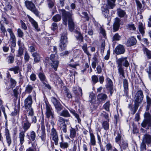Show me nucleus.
<instances>
[{
    "instance_id": "obj_1",
    "label": "nucleus",
    "mask_w": 151,
    "mask_h": 151,
    "mask_svg": "<svg viewBox=\"0 0 151 151\" xmlns=\"http://www.w3.org/2000/svg\"><path fill=\"white\" fill-rule=\"evenodd\" d=\"M146 110L144 115V119L141 124L143 127L149 130L147 133L151 134V116L149 113H151V105L147 104Z\"/></svg>"
},
{
    "instance_id": "obj_2",
    "label": "nucleus",
    "mask_w": 151,
    "mask_h": 151,
    "mask_svg": "<svg viewBox=\"0 0 151 151\" xmlns=\"http://www.w3.org/2000/svg\"><path fill=\"white\" fill-rule=\"evenodd\" d=\"M62 14L63 24L67 25L68 21L69 29L70 31H72L74 29V23L72 18V14L65 10H60Z\"/></svg>"
},
{
    "instance_id": "obj_3",
    "label": "nucleus",
    "mask_w": 151,
    "mask_h": 151,
    "mask_svg": "<svg viewBox=\"0 0 151 151\" xmlns=\"http://www.w3.org/2000/svg\"><path fill=\"white\" fill-rule=\"evenodd\" d=\"M144 95L142 91L141 90H138L136 93L134 99V107L132 108L129 106V108L131 109L132 114H134L137 111L139 104L143 100Z\"/></svg>"
},
{
    "instance_id": "obj_4",
    "label": "nucleus",
    "mask_w": 151,
    "mask_h": 151,
    "mask_svg": "<svg viewBox=\"0 0 151 151\" xmlns=\"http://www.w3.org/2000/svg\"><path fill=\"white\" fill-rule=\"evenodd\" d=\"M45 63L47 65L51 67L56 71L59 64L58 55L57 54H51L50 58H46Z\"/></svg>"
},
{
    "instance_id": "obj_5",
    "label": "nucleus",
    "mask_w": 151,
    "mask_h": 151,
    "mask_svg": "<svg viewBox=\"0 0 151 151\" xmlns=\"http://www.w3.org/2000/svg\"><path fill=\"white\" fill-rule=\"evenodd\" d=\"M67 32L65 30L63 33L61 34L60 39V40L59 46L62 50L65 49L68 43Z\"/></svg>"
},
{
    "instance_id": "obj_6",
    "label": "nucleus",
    "mask_w": 151,
    "mask_h": 151,
    "mask_svg": "<svg viewBox=\"0 0 151 151\" xmlns=\"http://www.w3.org/2000/svg\"><path fill=\"white\" fill-rule=\"evenodd\" d=\"M46 104V111L45 114L47 118L52 119L54 118V111L50 106L47 102H45Z\"/></svg>"
},
{
    "instance_id": "obj_7",
    "label": "nucleus",
    "mask_w": 151,
    "mask_h": 151,
    "mask_svg": "<svg viewBox=\"0 0 151 151\" xmlns=\"http://www.w3.org/2000/svg\"><path fill=\"white\" fill-rule=\"evenodd\" d=\"M50 135V138L54 141L55 145H58L59 140L58 134L56 130L54 128L51 129Z\"/></svg>"
},
{
    "instance_id": "obj_8",
    "label": "nucleus",
    "mask_w": 151,
    "mask_h": 151,
    "mask_svg": "<svg viewBox=\"0 0 151 151\" xmlns=\"http://www.w3.org/2000/svg\"><path fill=\"white\" fill-rule=\"evenodd\" d=\"M116 63L117 65L123 66L125 67H128L129 65L127 57H122L117 59Z\"/></svg>"
},
{
    "instance_id": "obj_9",
    "label": "nucleus",
    "mask_w": 151,
    "mask_h": 151,
    "mask_svg": "<svg viewBox=\"0 0 151 151\" xmlns=\"http://www.w3.org/2000/svg\"><path fill=\"white\" fill-rule=\"evenodd\" d=\"M41 133L40 137L41 140L45 142L46 139L45 129L44 123L43 118H42L41 122V129L40 130Z\"/></svg>"
},
{
    "instance_id": "obj_10",
    "label": "nucleus",
    "mask_w": 151,
    "mask_h": 151,
    "mask_svg": "<svg viewBox=\"0 0 151 151\" xmlns=\"http://www.w3.org/2000/svg\"><path fill=\"white\" fill-rule=\"evenodd\" d=\"M51 100L57 112L60 111L63 109V106L61 105L60 102L55 97H52L51 98Z\"/></svg>"
},
{
    "instance_id": "obj_11",
    "label": "nucleus",
    "mask_w": 151,
    "mask_h": 151,
    "mask_svg": "<svg viewBox=\"0 0 151 151\" xmlns=\"http://www.w3.org/2000/svg\"><path fill=\"white\" fill-rule=\"evenodd\" d=\"M31 124V123L29 122L27 116L23 118L22 127L24 129L23 131L24 132H26L30 128Z\"/></svg>"
},
{
    "instance_id": "obj_12",
    "label": "nucleus",
    "mask_w": 151,
    "mask_h": 151,
    "mask_svg": "<svg viewBox=\"0 0 151 151\" xmlns=\"http://www.w3.org/2000/svg\"><path fill=\"white\" fill-rule=\"evenodd\" d=\"M32 96L31 95H29L24 101V107L25 109L30 108L32 107Z\"/></svg>"
},
{
    "instance_id": "obj_13",
    "label": "nucleus",
    "mask_w": 151,
    "mask_h": 151,
    "mask_svg": "<svg viewBox=\"0 0 151 151\" xmlns=\"http://www.w3.org/2000/svg\"><path fill=\"white\" fill-rule=\"evenodd\" d=\"M4 136L6 141L9 146H10L12 143V139L10 133L8 129H6L4 131Z\"/></svg>"
},
{
    "instance_id": "obj_14",
    "label": "nucleus",
    "mask_w": 151,
    "mask_h": 151,
    "mask_svg": "<svg viewBox=\"0 0 151 151\" xmlns=\"http://www.w3.org/2000/svg\"><path fill=\"white\" fill-rule=\"evenodd\" d=\"M125 51V49L124 46L120 44L117 46L114 50V52L117 55L123 54L124 53Z\"/></svg>"
},
{
    "instance_id": "obj_15",
    "label": "nucleus",
    "mask_w": 151,
    "mask_h": 151,
    "mask_svg": "<svg viewBox=\"0 0 151 151\" xmlns=\"http://www.w3.org/2000/svg\"><path fill=\"white\" fill-rule=\"evenodd\" d=\"M90 142L89 144L90 146H94L96 145V141L95 136L91 130H89Z\"/></svg>"
},
{
    "instance_id": "obj_16",
    "label": "nucleus",
    "mask_w": 151,
    "mask_h": 151,
    "mask_svg": "<svg viewBox=\"0 0 151 151\" xmlns=\"http://www.w3.org/2000/svg\"><path fill=\"white\" fill-rule=\"evenodd\" d=\"M137 42V41L135 38L133 37H131L127 40L126 45L127 47H131L135 45Z\"/></svg>"
},
{
    "instance_id": "obj_17",
    "label": "nucleus",
    "mask_w": 151,
    "mask_h": 151,
    "mask_svg": "<svg viewBox=\"0 0 151 151\" xmlns=\"http://www.w3.org/2000/svg\"><path fill=\"white\" fill-rule=\"evenodd\" d=\"M106 88L109 91L111 95L113 93V83L111 80L108 78H106Z\"/></svg>"
},
{
    "instance_id": "obj_18",
    "label": "nucleus",
    "mask_w": 151,
    "mask_h": 151,
    "mask_svg": "<svg viewBox=\"0 0 151 151\" xmlns=\"http://www.w3.org/2000/svg\"><path fill=\"white\" fill-rule=\"evenodd\" d=\"M73 90L74 93L78 97L80 98L82 96V90L80 87L78 86L74 87Z\"/></svg>"
},
{
    "instance_id": "obj_19",
    "label": "nucleus",
    "mask_w": 151,
    "mask_h": 151,
    "mask_svg": "<svg viewBox=\"0 0 151 151\" xmlns=\"http://www.w3.org/2000/svg\"><path fill=\"white\" fill-rule=\"evenodd\" d=\"M120 19L118 17H116L115 19L113 25L114 32H115L119 29L120 26Z\"/></svg>"
},
{
    "instance_id": "obj_20",
    "label": "nucleus",
    "mask_w": 151,
    "mask_h": 151,
    "mask_svg": "<svg viewBox=\"0 0 151 151\" xmlns=\"http://www.w3.org/2000/svg\"><path fill=\"white\" fill-rule=\"evenodd\" d=\"M114 135L116 137V142L117 143H119V142L121 139L122 137L121 131L118 129L115 130L114 132Z\"/></svg>"
},
{
    "instance_id": "obj_21",
    "label": "nucleus",
    "mask_w": 151,
    "mask_h": 151,
    "mask_svg": "<svg viewBox=\"0 0 151 151\" xmlns=\"http://www.w3.org/2000/svg\"><path fill=\"white\" fill-rule=\"evenodd\" d=\"M123 83L124 94L127 96L129 93L128 82V81L126 79H124L123 80Z\"/></svg>"
},
{
    "instance_id": "obj_22",
    "label": "nucleus",
    "mask_w": 151,
    "mask_h": 151,
    "mask_svg": "<svg viewBox=\"0 0 151 151\" xmlns=\"http://www.w3.org/2000/svg\"><path fill=\"white\" fill-rule=\"evenodd\" d=\"M28 17L29 21L35 28V29L37 32L40 31V29L38 28V26L37 22L29 16H28Z\"/></svg>"
},
{
    "instance_id": "obj_23",
    "label": "nucleus",
    "mask_w": 151,
    "mask_h": 151,
    "mask_svg": "<svg viewBox=\"0 0 151 151\" xmlns=\"http://www.w3.org/2000/svg\"><path fill=\"white\" fill-rule=\"evenodd\" d=\"M118 144L121 149L125 150L128 147V143L126 140L122 139Z\"/></svg>"
},
{
    "instance_id": "obj_24",
    "label": "nucleus",
    "mask_w": 151,
    "mask_h": 151,
    "mask_svg": "<svg viewBox=\"0 0 151 151\" xmlns=\"http://www.w3.org/2000/svg\"><path fill=\"white\" fill-rule=\"evenodd\" d=\"M19 145H22L23 144L25 141V132H24L22 131L19 133Z\"/></svg>"
},
{
    "instance_id": "obj_25",
    "label": "nucleus",
    "mask_w": 151,
    "mask_h": 151,
    "mask_svg": "<svg viewBox=\"0 0 151 151\" xmlns=\"http://www.w3.org/2000/svg\"><path fill=\"white\" fill-rule=\"evenodd\" d=\"M143 141L147 145L150 144L151 142V136L148 134H145L143 138Z\"/></svg>"
},
{
    "instance_id": "obj_26",
    "label": "nucleus",
    "mask_w": 151,
    "mask_h": 151,
    "mask_svg": "<svg viewBox=\"0 0 151 151\" xmlns=\"http://www.w3.org/2000/svg\"><path fill=\"white\" fill-rule=\"evenodd\" d=\"M138 29L140 33L143 35L145 33V24H143L141 22H139L138 24Z\"/></svg>"
},
{
    "instance_id": "obj_27",
    "label": "nucleus",
    "mask_w": 151,
    "mask_h": 151,
    "mask_svg": "<svg viewBox=\"0 0 151 151\" xmlns=\"http://www.w3.org/2000/svg\"><path fill=\"white\" fill-rule=\"evenodd\" d=\"M38 77L40 81L42 83L47 82L46 77L43 72H40L38 74Z\"/></svg>"
},
{
    "instance_id": "obj_28",
    "label": "nucleus",
    "mask_w": 151,
    "mask_h": 151,
    "mask_svg": "<svg viewBox=\"0 0 151 151\" xmlns=\"http://www.w3.org/2000/svg\"><path fill=\"white\" fill-rule=\"evenodd\" d=\"M107 98V95L103 93L99 94L97 96V100L99 101H105Z\"/></svg>"
},
{
    "instance_id": "obj_29",
    "label": "nucleus",
    "mask_w": 151,
    "mask_h": 151,
    "mask_svg": "<svg viewBox=\"0 0 151 151\" xmlns=\"http://www.w3.org/2000/svg\"><path fill=\"white\" fill-rule=\"evenodd\" d=\"M34 58V60L35 63H38L40 61L41 57L40 55L37 52H34L32 54Z\"/></svg>"
},
{
    "instance_id": "obj_30",
    "label": "nucleus",
    "mask_w": 151,
    "mask_h": 151,
    "mask_svg": "<svg viewBox=\"0 0 151 151\" xmlns=\"http://www.w3.org/2000/svg\"><path fill=\"white\" fill-rule=\"evenodd\" d=\"M25 4L27 9H33L35 8V6L34 4L30 1H25Z\"/></svg>"
},
{
    "instance_id": "obj_31",
    "label": "nucleus",
    "mask_w": 151,
    "mask_h": 151,
    "mask_svg": "<svg viewBox=\"0 0 151 151\" xmlns=\"http://www.w3.org/2000/svg\"><path fill=\"white\" fill-rule=\"evenodd\" d=\"M76 135V129L73 128H71L70 129V138L72 139L74 138Z\"/></svg>"
},
{
    "instance_id": "obj_32",
    "label": "nucleus",
    "mask_w": 151,
    "mask_h": 151,
    "mask_svg": "<svg viewBox=\"0 0 151 151\" xmlns=\"http://www.w3.org/2000/svg\"><path fill=\"white\" fill-rule=\"evenodd\" d=\"M75 36L77 40H80L82 42H83V36L80 32L78 31H76L75 32Z\"/></svg>"
},
{
    "instance_id": "obj_33",
    "label": "nucleus",
    "mask_w": 151,
    "mask_h": 151,
    "mask_svg": "<svg viewBox=\"0 0 151 151\" xmlns=\"http://www.w3.org/2000/svg\"><path fill=\"white\" fill-rule=\"evenodd\" d=\"M82 48L84 52L86 53L88 56L89 60L90 59V58L89 56H91V55L89 53L87 49V45L86 43H85L83 44V45L82 46Z\"/></svg>"
},
{
    "instance_id": "obj_34",
    "label": "nucleus",
    "mask_w": 151,
    "mask_h": 151,
    "mask_svg": "<svg viewBox=\"0 0 151 151\" xmlns=\"http://www.w3.org/2000/svg\"><path fill=\"white\" fill-rule=\"evenodd\" d=\"M33 89V87L32 86L28 84L25 87V92L26 93L29 94L32 92Z\"/></svg>"
},
{
    "instance_id": "obj_35",
    "label": "nucleus",
    "mask_w": 151,
    "mask_h": 151,
    "mask_svg": "<svg viewBox=\"0 0 151 151\" xmlns=\"http://www.w3.org/2000/svg\"><path fill=\"white\" fill-rule=\"evenodd\" d=\"M69 144L64 141L61 142L60 143V147L63 150L67 149L69 147Z\"/></svg>"
},
{
    "instance_id": "obj_36",
    "label": "nucleus",
    "mask_w": 151,
    "mask_h": 151,
    "mask_svg": "<svg viewBox=\"0 0 151 151\" xmlns=\"http://www.w3.org/2000/svg\"><path fill=\"white\" fill-rule=\"evenodd\" d=\"M144 53L148 59H151V51L149 50L147 48L143 49Z\"/></svg>"
},
{
    "instance_id": "obj_37",
    "label": "nucleus",
    "mask_w": 151,
    "mask_h": 151,
    "mask_svg": "<svg viewBox=\"0 0 151 151\" xmlns=\"http://www.w3.org/2000/svg\"><path fill=\"white\" fill-rule=\"evenodd\" d=\"M59 114L61 116L66 117H68L70 116V115L67 110H63Z\"/></svg>"
},
{
    "instance_id": "obj_38",
    "label": "nucleus",
    "mask_w": 151,
    "mask_h": 151,
    "mask_svg": "<svg viewBox=\"0 0 151 151\" xmlns=\"http://www.w3.org/2000/svg\"><path fill=\"white\" fill-rule=\"evenodd\" d=\"M29 139L30 140L32 141H34L36 138V134L35 132L33 131H31L30 132V134L28 136Z\"/></svg>"
},
{
    "instance_id": "obj_39",
    "label": "nucleus",
    "mask_w": 151,
    "mask_h": 151,
    "mask_svg": "<svg viewBox=\"0 0 151 151\" xmlns=\"http://www.w3.org/2000/svg\"><path fill=\"white\" fill-rule=\"evenodd\" d=\"M117 67L118 68V72L119 75H121L123 77H124V72L122 66L117 65Z\"/></svg>"
},
{
    "instance_id": "obj_40",
    "label": "nucleus",
    "mask_w": 151,
    "mask_h": 151,
    "mask_svg": "<svg viewBox=\"0 0 151 151\" xmlns=\"http://www.w3.org/2000/svg\"><path fill=\"white\" fill-rule=\"evenodd\" d=\"M15 55L14 54H11L7 58L8 63H12L14 61Z\"/></svg>"
},
{
    "instance_id": "obj_41",
    "label": "nucleus",
    "mask_w": 151,
    "mask_h": 151,
    "mask_svg": "<svg viewBox=\"0 0 151 151\" xmlns=\"http://www.w3.org/2000/svg\"><path fill=\"white\" fill-rule=\"evenodd\" d=\"M108 120L104 121L102 123V126L104 129L106 130H107L109 128V124Z\"/></svg>"
},
{
    "instance_id": "obj_42",
    "label": "nucleus",
    "mask_w": 151,
    "mask_h": 151,
    "mask_svg": "<svg viewBox=\"0 0 151 151\" xmlns=\"http://www.w3.org/2000/svg\"><path fill=\"white\" fill-rule=\"evenodd\" d=\"M19 108L20 106L19 105H18L15 106L14 111L12 112L11 113V114L12 116H15L17 115L18 114H19L20 109Z\"/></svg>"
},
{
    "instance_id": "obj_43",
    "label": "nucleus",
    "mask_w": 151,
    "mask_h": 151,
    "mask_svg": "<svg viewBox=\"0 0 151 151\" xmlns=\"http://www.w3.org/2000/svg\"><path fill=\"white\" fill-rule=\"evenodd\" d=\"M30 56L27 51L25 52L24 55V63H26L28 62L30 59Z\"/></svg>"
},
{
    "instance_id": "obj_44",
    "label": "nucleus",
    "mask_w": 151,
    "mask_h": 151,
    "mask_svg": "<svg viewBox=\"0 0 151 151\" xmlns=\"http://www.w3.org/2000/svg\"><path fill=\"white\" fill-rule=\"evenodd\" d=\"M9 70L10 71H14L15 74L18 73L20 70V68L19 66H14V67L10 68Z\"/></svg>"
},
{
    "instance_id": "obj_45",
    "label": "nucleus",
    "mask_w": 151,
    "mask_h": 151,
    "mask_svg": "<svg viewBox=\"0 0 151 151\" xmlns=\"http://www.w3.org/2000/svg\"><path fill=\"white\" fill-rule=\"evenodd\" d=\"M118 16L120 17H127V15L126 14V13L123 10H118L117 12Z\"/></svg>"
},
{
    "instance_id": "obj_46",
    "label": "nucleus",
    "mask_w": 151,
    "mask_h": 151,
    "mask_svg": "<svg viewBox=\"0 0 151 151\" xmlns=\"http://www.w3.org/2000/svg\"><path fill=\"white\" fill-rule=\"evenodd\" d=\"M68 119L65 120L63 118L59 116L58 122V123L61 125L64 124H65V122H68Z\"/></svg>"
},
{
    "instance_id": "obj_47",
    "label": "nucleus",
    "mask_w": 151,
    "mask_h": 151,
    "mask_svg": "<svg viewBox=\"0 0 151 151\" xmlns=\"http://www.w3.org/2000/svg\"><path fill=\"white\" fill-rule=\"evenodd\" d=\"M24 49V47H19L18 50V54L17 55V57H20L23 55Z\"/></svg>"
},
{
    "instance_id": "obj_48",
    "label": "nucleus",
    "mask_w": 151,
    "mask_h": 151,
    "mask_svg": "<svg viewBox=\"0 0 151 151\" xmlns=\"http://www.w3.org/2000/svg\"><path fill=\"white\" fill-rule=\"evenodd\" d=\"M70 112L72 113L77 119L78 122L79 123H80L81 120L79 118V115L74 110H70Z\"/></svg>"
},
{
    "instance_id": "obj_49",
    "label": "nucleus",
    "mask_w": 151,
    "mask_h": 151,
    "mask_svg": "<svg viewBox=\"0 0 151 151\" xmlns=\"http://www.w3.org/2000/svg\"><path fill=\"white\" fill-rule=\"evenodd\" d=\"M110 1L108 0V4L110 7L109 9H113L114 8V6H115V4L114 3L115 2L116 0H110Z\"/></svg>"
},
{
    "instance_id": "obj_50",
    "label": "nucleus",
    "mask_w": 151,
    "mask_h": 151,
    "mask_svg": "<svg viewBox=\"0 0 151 151\" xmlns=\"http://www.w3.org/2000/svg\"><path fill=\"white\" fill-rule=\"evenodd\" d=\"M10 86L11 88H14L17 82L14 79L11 78L10 79Z\"/></svg>"
},
{
    "instance_id": "obj_51",
    "label": "nucleus",
    "mask_w": 151,
    "mask_h": 151,
    "mask_svg": "<svg viewBox=\"0 0 151 151\" xmlns=\"http://www.w3.org/2000/svg\"><path fill=\"white\" fill-rule=\"evenodd\" d=\"M0 29L1 30V33H2L3 36L4 37L5 36V33H6V28L2 24H1L0 27Z\"/></svg>"
},
{
    "instance_id": "obj_52",
    "label": "nucleus",
    "mask_w": 151,
    "mask_h": 151,
    "mask_svg": "<svg viewBox=\"0 0 151 151\" xmlns=\"http://www.w3.org/2000/svg\"><path fill=\"white\" fill-rule=\"evenodd\" d=\"M61 18V16L60 15L57 14L53 17L52 19L55 22H58L60 20Z\"/></svg>"
},
{
    "instance_id": "obj_53",
    "label": "nucleus",
    "mask_w": 151,
    "mask_h": 151,
    "mask_svg": "<svg viewBox=\"0 0 151 151\" xmlns=\"http://www.w3.org/2000/svg\"><path fill=\"white\" fill-rule=\"evenodd\" d=\"M121 37L117 33H116L113 36V41H119L120 40Z\"/></svg>"
},
{
    "instance_id": "obj_54",
    "label": "nucleus",
    "mask_w": 151,
    "mask_h": 151,
    "mask_svg": "<svg viewBox=\"0 0 151 151\" xmlns=\"http://www.w3.org/2000/svg\"><path fill=\"white\" fill-rule=\"evenodd\" d=\"M110 104L109 101L106 102L103 105L104 108L108 111H109Z\"/></svg>"
},
{
    "instance_id": "obj_55",
    "label": "nucleus",
    "mask_w": 151,
    "mask_h": 151,
    "mask_svg": "<svg viewBox=\"0 0 151 151\" xmlns=\"http://www.w3.org/2000/svg\"><path fill=\"white\" fill-rule=\"evenodd\" d=\"M101 116H103L106 119L109 121V115L108 113L105 111H103L101 113Z\"/></svg>"
},
{
    "instance_id": "obj_56",
    "label": "nucleus",
    "mask_w": 151,
    "mask_h": 151,
    "mask_svg": "<svg viewBox=\"0 0 151 151\" xmlns=\"http://www.w3.org/2000/svg\"><path fill=\"white\" fill-rule=\"evenodd\" d=\"M147 73L148 74L149 78L151 80V61L149 63L148 70L147 71Z\"/></svg>"
},
{
    "instance_id": "obj_57",
    "label": "nucleus",
    "mask_w": 151,
    "mask_h": 151,
    "mask_svg": "<svg viewBox=\"0 0 151 151\" xmlns=\"http://www.w3.org/2000/svg\"><path fill=\"white\" fill-rule=\"evenodd\" d=\"M17 35L19 37L22 38L24 36V32L20 28L17 29Z\"/></svg>"
},
{
    "instance_id": "obj_58",
    "label": "nucleus",
    "mask_w": 151,
    "mask_h": 151,
    "mask_svg": "<svg viewBox=\"0 0 151 151\" xmlns=\"http://www.w3.org/2000/svg\"><path fill=\"white\" fill-rule=\"evenodd\" d=\"M102 14L105 18H108L109 17V10H104L102 11Z\"/></svg>"
},
{
    "instance_id": "obj_59",
    "label": "nucleus",
    "mask_w": 151,
    "mask_h": 151,
    "mask_svg": "<svg viewBox=\"0 0 151 151\" xmlns=\"http://www.w3.org/2000/svg\"><path fill=\"white\" fill-rule=\"evenodd\" d=\"M128 28L130 30H135L136 28L134 26V24L132 23H130L128 24Z\"/></svg>"
},
{
    "instance_id": "obj_60",
    "label": "nucleus",
    "mask_w": 151,
    "mask_h": 151,
    "mask_svg": "<svg viewBox=\"0 0 151 151\" xmlns=\"http://www.w3.org/2000/svg\"><path fill=\"white\" fill-rule=\"evenodd\" d=\"M27 111H28V114L29 115L32 116L34 115V111L32 107H30V108H27L26 109Z\"/></svg>"
},
{
    "instance_id": "obj_61",
    "label": "nucleus",
    "mask_w": 151,
    "mask_h": 151,
    "mask_svg": "<svg viewBox=\"0 0 151 151\" xmlns=\"http://www.w3.org/2000/svg\"><path fill=\"white\" fill-rule=\"evenodd\" d=\"M145 143L142 141L141 144L140 146V150L141 151H143L144 150H146V145Z\"/></svg>"
},
{
    "instance_id": "obj_62",
    "label": "nucleus",
    "mask_w": 151,
    "mask_h": 151,
    "mask_svg": "<svg viewBox=\"0 0 151 151\" xmlns=\"http://www.w3.org/2000/svg\"><path fill=\"white\" fill-rule=\"evenodd\" d=\"M92 80L93 83L95 84L98 81V78L97 76L93 75L92 76Z\"/></svg>"
},
{
    "instance_id": "obj_63",
    "label": "nucleus",
    "mask_w": 151,
    "mask_h": 151,
    "mask_svg": "<svg viewBox=\"0 0 151 151\" xmlns=\"http://www.w3.org/2000/svg\"><path fill=\"white\" fill-rule=\"evenodd\" d=\"M20 22L21 28L24 30H26L27 29V27L25 24L22 20H20Z\"/></svg>"
},
{
    "instance_id": "obj_64",
    "label": "nucleus",
    "mask_w": 151,
    "mask_h": 151,
    "mask_svg": "<svg viewBox=\"0 0 151 151\" xmlns=\"http://www.w3.org/2000/svg\"><path fill=\"white\" fill-rule=\"evenodd\" d=\"M58 28V27L57 24L55 22L53 23L51 27V29L53 31H55Z\"/></svg>"
}]
</instances>
